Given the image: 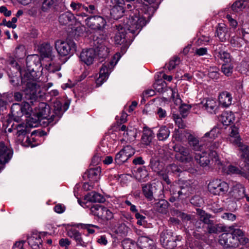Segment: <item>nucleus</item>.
Segmentation results:
<instances>
[{"label":"nucleus","mask_w":249,"mask_h":249,"mask_svg":"<svg viewBox=\"0 0 249 249\" xmlns=\"http://www.w3.org/2000/svg\"><path fill=\"white\" fill-rule=\"evenodd\" d=\"M122 246L124 249H136L137 245L132 240L126 239L123 241Z\"/></svg>","instance_id":"50"},{"label":"nucleus","mask_w":249,"mask_h":249,"mask_svg":"<svg viewBox=\"0 0 249 249\" xmlns=\"http://www.w3.org/2000/svg\"><path fill=\"white\" fill-rule=\"evenodd\" d=\"M188 134L184 130H179L176 129L173 134V137L177 141L180 142L183 140L184 138L187 137L186 135Z\"/></svg>","instance_id":"46"},{"label":"nucleus","mask_w":249,"mask_h":249,"mask_svg":"<svg viewBox=\"0 0 249 249\" xmlns=\"http://www.w3.org/2000/svg\"><path fill=\"white\" fill-rule=\"evenodd\" d=\"M30 74L26 73L22 77L21 82L22 83L26 82V78L28 81L27 82L26 87L24 89L25 94V98L26 100L30 101V103L33 104L36 101L38 97L40 96L41 92L40 85L34 79V78H30Z\"/></svg>","instance_id":"5"},{"label":"nucleus","mask_w":249,"mask_h":249,"mask_svg":"<svg viewBox=\"0 0 249 249\" xmlns=\"http://www.w3.org/2000/svg\"><path fill=\"white\" fill-rule=\"evenodd\" d=\"M55 47L58 53L65 56L73 53L76 51V45L71 40H57L55 42Z\"/></svg>","instance_id":"6"},{"label":"nucleus","mask_w":249,"mask_h":249,"mask_svg":"<svg viewBox=\"0 0 249 249\" xmlns=\"http://www.w3.org/2000/svg\"><path fill=\"white\" fill-rule=\"evenodd\" d=\"M17 21V18L16 17H13L11 21H3L4 24L5 25L7 26L8 27L12 28L13 29L15 28L17 26L15 24V23Z\"/></svg>","instance_id":"64"},{"label":"nucleus","mask_w":249,"mask_h":249,"mask_svg":"<svg viewBox=\"0 0 249 249\" xmlns=\"http://www.w3.org/2000/svg\"><path fill=\"white\" fill-rule=\"evenodd\" d=\"M168 205L169 203L166 200L161 199L154 204V208L157 212L165 214L168 212Z\"/></svg>","instance_id":"33"},{"label":"nucleus","mask_w":249,"mask_h":249,"mask_svg":"<svg viewBox=\"0 0 249 249\" xmlns=\"http://www.w3.org/2000/svg\"><path fill=\"white\" fill-rule=\"evenodd\" d=\"M120 57V54L117 53L113 57L114 59L116 60L115 64H114L112 61H111L109 62L105 63L103 64L100 69L99 76L96 80V84L98 86L101 85L107 80L112 69L119 61Z\"/></svg>","instance_id":"7"},{"label":"nucleus","mask_w":249,"mask_h":249,"mask_svg":"<svg viewBox=\"0 0 249 249\" xmlns=\"http://www.w3.org/2000/svg\"><path fill=\"white\" fill-rule=\"evenodd\" d=\"M238 33L241 37L234 36L231 40V44L233 47L240 48L244 44V42H249V33L246 32L243 28L239 29Z\"/></svg>","instance_id":"16"},{"label":"nucleus","mask_w":249,"mask_h":249,"mask_svg":"<svg viewBox=\"0 0 249 249\" xmlns=\"http://www.w3.org/2000/svg\"><path fill=\"white\" fill-rule=\"evenodd\" d=\"M106 43V40L102 38L97 37L94 39V48L83 50L80 55L81 60L87 65H90L92 64L96 55L101 58L107 56L109 50Z\"/></svg>","instance_id":"1"},{"label":"nucleus","mask_w":249,"mask_h":249,"mask_svg":"<svg viewBox=\"0 0 249 249\" xmlns=\"http://www.w3.org/2000/svg\"><path fill=\"white\" fill-rule=\"evenodd\" d=\"M243 7V2L241 0L235 1L231 6L232 10L238 12Z\"/></svg>","instance_id":"62"},{"label":"nucleus","mask_w":249,"mask_h":249,"mask_svg":"<svg viewBox=\"0 0 249 249\" xmlns=\"http://www.w3.org/2000/svg\"><path fill=\"white\" fill-rule=\"evenodd\" d=\"M233 67L231 64L224 63L222 65L221 71L227 76L231 75L233 71Z\"/></svg>","instance_id":"48"},{"label":"nucleus","mask_w":249,"mask_h":249,"mask_svg":"<svg viewBox=\"0 0 249 249\" xmlns=\"http://www.w3.org/2000/svg\"><path fill=\"white\" fill-rule=\"evenodd\" d=\"M14 55L17 58H22L26 56L25 46L22 45L18 46L14 51Z\"/></svg>","instance_id":"43"},{"label":"nucleus","mask_w":249,"mask_h":249,"mask_svg":"<svg viewBox=\"0 0 249 249\" xmlns=\"http://www.w3.org/2000/svg\"><path fill=\"white\" fill-rule=\"evenodd\" d=\"M165 171L166 172L167 171V173H172L174 174H178L180 172V169L177 165L173 163L167 166Z\"/></svg>","instance_id":"55"},{"label":"nucleus","mask_w":249,"mask_h":249,"mask_svg":"<svg viewBox=\"0 0 249 249\" xmlns=\"http://www.w3.org/2000/svg\"><path fill=\"white\" fill-rule=\"evenodd\" d=\"M195 158L196 162L202 167L207 166L210 163V158L212 159L207 151L198 152L196 154Z\"/></svg>","instance_id":"23"},{"label":"nucleus","mask_w":249,"mask_h":249,"mask_svg":"<svg viewBox=\"0 0 249 249\" xmlns=\"http://www.w3.org/2000/svg\"><path fill=\"white\" fill-rule=\"evenodd\" d=\"M165 85V82L164 81L162 80H158L154 83V87L159 92H162L163 91Z\"/></svg>","instance_id":"57"},{"label":"nucleus","mask_w":249,"mask_h":249,"mask_svg":"<svg viewBox=\"0 0 249 249\" xmlns=\"http://www.w3.org/2000/svg\"><path fill=\"white\" fill-rule=\"evenodd\" d=\"M208 231L210 233H216L218 231V226L217 225L213 224V221H212V223L208 224Z\"/></svg>","instance_id":"63"},{"label":"nucleus","mask_w":249,"mask_h":249,"mask_svg":"<svg viewBox=\"0 0 249 249\" xmlns=\"http://www.w3.org/2000/svg\"><path fill=\"white\" fill-rule=\"evenodd\" d=\"M173 149L176 152L175 157L178 160L184 163H189L193 160V156L189 148L180 144H176Z\"/></svg>","instance_id":"11"},{"label":"nucleus","mask_w":249,"mask_h":249,"mask_svg":"<svg viewBox=\"0 0 249 249\" xmlns=\"http://www.w3.org/2000/svg\"><path fill=\"white\" fill-rule=\"evenodd\" d=\"M229 187L227 183L218 179L213 180L208 186L209 192L214 195H221L225 194L228 191Z\"/></svg>","instance_id":"10"},{"label":"nucleus","mask_w":249,"mask_h":249,"mask_svg":"<svg viewBox=\"0 0 249 249\" xmlns=\"http://www.w3.org/2000/svg\"><path fill=\"white\" fill-rule=\"evenodd\" d=\"M154 137V133L152 130L147 126H144L143 129V134L142 137V142L145 145H149Z\"/></svg>","instance_id":"27"},{"label":"nucleus","mask_w":249,"mask_h":249,"mask_svg":"<svg viewBox=\"0 0 249 249\" xmlns=\"http://www.w3.org/2000/svg\"><path fill=\"white\" fill-rule=\"evenodd\" d=\"M141 231H138L137 234L141 235L138 239L137 246L144 249H153L154 248V241L148 237L141 234Z\"/></svg>","instance_id":"21"},{"label":"nucleus","mask_w":249,"mask_h":249,"mask_svg":"<svg viewBox=\"0 0 249 249\" xmlns=\"http://www.w3.org/2000/svg\"><path fill=\"white\" fill-rule=\"evenodd\" d=\"M181 238L180 236H174L172 232L165 230L161 233L160 241L164 248L173 249L177 246L176 241H180Z\"/></svg>","instance_id":"8"},{"label":"nucleus","mask_w":249,"mask_h":249,"mask_svg":"<svg viewBox=\"0 0 249 249\" xmlns=\"http://www.w3.org/2000/svg\"><path fill=\"white\" fill-rule=\"evenodd\" d=\"M85 199L87 201L92 202H103L105 201V198L103 196L95 192H92L86 195Z\"/></svg>","instance_id":"34"},{"label":"nucleus","mask_w":249,"mask_h":249,"mask_svg":"<svg viewBox=\"0 0 249 249\" xmlns=\"http://www.w3.org/2000/svg\"><path fill=\"white\" fill-rule=\"evenodd\" d=\"M220 145L219 142H215L211 144L209 146V149L207 151L209 152V156L212 157V163H214V165L218 168H223V163L219 160L218 156L215 151V149L218 148Z\"/></svg>","instance_id":"20"},{"label":"nucleus","mask_w":249,"mask_h":249,"mask_svg":"<svg viewBox=\"0 0 249 249\" xmlns=\"http://www.w3.org/2000/svg\"><path fill=\"white\" fill-rule=\"evenodd\" d=\"M219 134V129L217 127L213 128L210 132L206 133L204 137H209L211 139L217 137Z\"/></svg>","instance_id":"53"},{"label":"nucleus","mask_w":249,"mask_h":249,"mask_svg":"<svg viewBox=\"0 0 249 249\" xmlns=\"http://www.w3.org/2000/svg\"><path fill=\"white\" fill-rule=\"evenodd\" d=\"M169 156L163 148H160L150 161L149 167L153 171L162 177L163 179L168 184L170 183L167 173L164 170V162L168 160Z\"/></svg>","instance_id":"3"},{"label":"nucleus","mask_w":249,"mask_h":249,"mask_svg":"<svg viewBox=\"0 0 249 249\" xmlns=\"http://www.w3.org/2000/svg\"><path fill=\"white\" fill-rule=\"evenodd\" d=\"M145 2H147L150 5L146 3L141 4L139 6L141 7L142 13H143L144 11H146L147 13L146 14V18H151L153 15L155 11L157 9L161 0H144Z\"/></svg>","instance_id":"17"},{"label":"nucleus","mask_w":249,"mask_h":249,"mask_svg":"<svg viewBox=\"0 0 249 249\" xmlns=\"http://www.w3.org/2000/svg\"><path fill=\"white\" fill-rule=\"evenodd\" d=\"M170 133L168 127L166 126H162L160 128L157 134V136L159 141H164L169 137Z\"/></svg>","instance_id":"39"},{"label":"nucleus","mask_w":249,"mask_h":249,"mask_svg":"<svg viewBox=\"0 0 249 249\" xmlns=\"http://www.w3.org/2000/svg\"><path fill=\"white\" fill-rule=\"evenodd\" d=\"M228 140L233 144L235 145L237 144H239L241 142V138L239 135L238 129L235 126L231 127V131L229 136L227 138Z\"/></svg>","instance_id":"29"},{"label":"nucleus","mask_w":249,"mask_h":249,"mask_svg":"<svg viewBox=\"0 0 249 249\" xmlns=\"http://www.w3.org/2000/svg\"><path fill=\"white\" fill-rule=\"evenodd\" d=\"M32 108L30 104L25 102L21 104L18 103L13 104L11 108V112L14 119L18 121L19 118L23 115L29 114Z\"/></svg>","instance_id":"9"},{"label":"nucleus","mask_w":249,"mask_h":249,"mask_svg":"<svg viewBox=\"0 0 249 249\" xmlns=\"http://www.w3.org/2000/svg\"><path fill=\"white\" fill-rule=\"evenodd\" d=\"M218 100L219 103L222 106L227 107L231 104L232 97L229 92L227 91H224L219 94Z\"/></svg>","instance_id":"31"},{"label":"nucleus","mask_w":249,"mask_h":249,"mask_svg":"<svg viewBox=\"0 0 249 249\" xmlns=\"http://www.w3.org/2000/svg\"><path fill=\"white\" fill-rule=\"evenodd\" d=\"M128 160L127 156H126L124 152L121 150L118 152L115 157V160L118 164H121Z\"/></svg>","instance_id":"49"},{"label":"nucleus","mask_w":249,"mask_h":249,"mask_svg":"<svg viewBox=\"0 0 249 249\" xmlns=\"http://www.w3.org/2000/svg\"><path fill=\"white\" fill-rule=\"evenodd\" d=\"M230 196L231 198L237 201L245 197L246 200L249 202V194L246 193V189L242 184H235L230 192Z\"/></svg>","instance_id":"14"},{"label":"nucleus","mask_w":249,"mask_h":249,"mask_svg":"<svg viewBox=\"0 0 249 249\" xmlns=\"http://www.w3.org/2000/svg\"><path fill=\"white\" fill-rule=\"evenodd\" d=\"M54 111L51 113L49 105L45 103H39L38 111L36 113L38 119L40 120H46L45 122L47 124L53 122H54L55 124L61 117L62 113L61 112V106L59 103L57 104V107L56 106H54Z\"/></svg>","instance_id":"4"},{"label":"nucleus","mask_w":249,"mask_h":249,"mask_svg":"<svg viewBox=\"0 0 249 249\" xmlns=\"http://www.w3.org/2000/svg\"><path fill=\"white\" fill-rule=\"evenodd\" d=\"M57 0H43L40 10L43 12H48L51 9L56 5Z\"/></svg>","instance_id":"36"},{"label":"nucleus","mask_w":249,"mask_h":249,"mask_svg":"<svg viewBox=\"0 0 249 249\" xmlns=\"http://www.w3.org/2000/svg\"><path fill=\"white\" fill-rule=\"evenodd\" d=\"M68 236L73 239L76 243L77 247H85L87 243L85 242L82 237L81 234L75 229H71L67 231Z\"/></svg>","instance_id":"22"},{"label":"nucleus","mask_w":249,"mask_h":249,"mask_svg":"<svg viewBox=\"0 0 249 249\" xmlns=\"http://www.w3.org/2000/svg\"><path fill=\"white\" fill-rule=\"evenodd\" d=\"M101 168L99 167L91 168L88 170L84 174L83 177L87 178L90 182L97 181L100 177Z\"/></svg>","instance_id":"24"},{"label":"nucleus","mask_w":249,"mask_h":249,"mask_svg":"<svg viewBox=\"0 0 249 249\" xmlns=\"http://www.w3.org/2000/svg\"><path fill=\"white\" fill-rule=\"evenodd\" d=\"M217 57L224 61L225 63H228L231 61L230 54L227 52L219 51L215 53Z\"/></svg>","instance_id":"44"},{"label":"nucleus","mask_w":249,"mask_h":249,"mask_svg":"<svg viewBox=\"0 0 249 249\" xmlns=\"http://www.w3.org/2000/svg\"><path fill=\"white\" fill-rule=\"evenodd\" d=\"M173 117L176 125H178L179 128L184 129L185 127V124L184 123L182 119L179 117L178 115L173 114Z\"/></svg>","instance_id":"56"},{"label":"nucleus","mask_w":249,"mask_h":249,"mask_svg":"<svg viewBox=\"0 0 249 249\" xmlns=\"http://www.w3.org/2000/svg\"><path fill=\"white\" fill-rule=\"evenodd\" d=\"M235 120V116L231 111L223 112L219 117V121L224 125H229L233 123Z\"/></svg>","instance_id":"26"},{"label":"nucleus","mask_w":249,"mask_h":249,"mask_svg":"<svg viewBox=\"0 0 249 249\" xmlns=\"http://www.w3.org/2000/svg\"><path fill=\"white\" fill-rule=\"evenodd\" d=\"M222 169L228 174H236L244 177L249 181V165H245L243 168L239 169L232 165H229L227 168H218Z\"/></svg>","instance_id":"15"},{"label":"nucleus","mask_w":249,"mask_h":249,"mask_svg":"<svg viewBox=\"0 0 249 249\" xmlns=\"http://www.w3.org/2000/svg\"><path fill=\"white\" fill-rule=\"evenodd\" d=\"M90 212L95 216L104 220H108L113 217V213L107 208L100 205H94L90 208Z\"/></svg>","instance_id":"13"},{"label":"nucleus","mask_w":249,"mask_h":249,"mask_svg":"<svg viewBox=\"0 0 249 249\" xmlns=\"http://www.w3.org/2000/svg\"><path fill=\"white\" fill-rule=\"evenodd\" d=\"M122 150L124 152V154L127 156L128 159L135 153L134 149L130 145L124 147Z\"/></svg>","instance_id":"58"},{"label":"nucleus","mask_w":249,"mask_h":249,"mask_svg":"<svg viewBox=\"0 0 249 249\" xmlns=\"http://www.w3.org/2000/svg\"><path fill=\"white\" fill-rule=\"evenodd\" d=\"M124 12V6L112 7L110 10V15L114 19H118L123 16Z\"/></svg>","instance_id":"38"},{"label":"nucleus","mask_w":249,"mask_h":249,"mask_svg":"<svg viewBox=\"0 0 249 249\" xmlns=\"http://www.w3.org/2000/svg\"><path fill=\"white\" fill-rule=\"evenodd\" d=\"M85 22L89 28L95 31H102L107 23L105 19L100 16H90L85 19Z\"/></svg>","instance_id":"12"},{"label":"nucleus","mask_w":249,"mask_h":249,"mask_svg":"<svg viewBox=\"0 0 249 249\" xmlns=\"http://www.w3.org/2000/svg\"><path fill=\"white\" fill-rule=\"evenodd\" d=\"M156 190V186L151 184H145L142 185V193L148 201H151L154 199L153 194Z\"/></svg>","instance_id":"25"},{"label":"nucleus","mask_w":249,"mask_h":249,"mask_svg":"<svg viewBox=\"0 0 249 249\" xmlns=\"http://www.w3.org/2000/svg\"><path fill=\"white\" fill-rule=\"evenodd\" d=\"M171 192H173V195L176 196L177 198H181L182 196H187V192H183L181 188H178L175 186H172Z\"/></svg>","instance_id":"51"},{"label":"nucleus","mask_w":249,"mask_h":249,"mask_svg":"<svg viewBox=\"0 0 249 249\" xmlns=\"http://www.w3.org/2000/svg\"><path fill=\"white\" fill-rule=\"evenodd\" d=\"M208 75L213 79H217L219 77V69L216 66L210 67L208 69Z\"/></svg>","instance_id":"45"},{"label":"nucleus","mask_w":249,"mask_h":249,"mask_svg":"<svg viewBox=\"0 0 249 249\" xmlns=\"http://www.w3.org/2000/svg\"><path fill=\"white\" fill-rule=\"evenodd\" d=\"M203 106L205 109L211 114H216L219 108L217 102L213 99L207 100Z\"/></svg>","instance_id":"32"},{"label":"nucleus","mask_w":249,"mask_h":249,"mask_svg":"<svg viewBox=\"0 0 249 249\" xmlns=\"http://www.w3.org/2000/svg\"><path fill=\"white\" fill-rule=\"evenodd\" d=\"M136 136V130L134 129H129L125 131V135H122V138L120 140L122 142H130L135 140Z\"/></svg>","instance_id":"37"},{"label":"nucleus","mask_w":249,"mask_h":249,"mask_svg":"<svg viewBox=\"0 0 249 249\" xmlns=\"http://www.w3.org/2000/svg\"><path fill=\"white\" fill-rule=\"evenodd\" d=\"M235 145L239 148V150L242 153L241 156L249 161V147L242 143L241 142H239V144H237ZM247 165H249V164Z\"/></svg>","instance_id":"42"},{"label":"nucleus","mask_w":249,"mask_h":249,"mask_svg":"<svg viewBox=\"0 0 249 249\" xmlns=\"http://www.w3.org/2000/svg\"><path fill=\"white\" fill-rule=\"evenodd\" d=\"M197 212L201 221L207 224H210L212 223V220L210 219L211 217V215L210 214H208L204 211L201 210H198Z\"/></svg>","instance_id":"47"},{"label":"nucleus","mask_w":249,"mask_h":249,"mask_svg":"<svg viewBox=\"0 0 249 249\" xmlns=\"http://www.w3.org/2000/svg\"><path fill=\"white\" fill-rule=\"evenodd\" d=\"M227 32V29L226 26L223 24H219L216 30V34L221 41H225L228 38Z\"/></svg>","instance_id":"35"},{"label":"nucleus","mask_w":249,"mask_h":249,"mask_svg":"<svg viewBox=\"0 0 249 249\" xmlns=\"http://www.w3.org/2000/svg\"><path fill=\"white\" fill-rule=\"evenodd\" d=\"M34 239V237H31L29 240V243L31 245L32 247L34 249H37L39 248V245L41 244L40 242V238L39 236L38 237V238H36V240L37 241L36 244H34L33 240Z\"/></svg>","instance_id":"61"},{"label":"nucleus","mask_w":249,"mask_h":249,"mask_svg":"<svg viewBox=\"0 0 249 249\" xmlns=\"http://www.w3.org/2000/svg\"><path fill=\"white\" fill-rule=\"evenodd\" d=\"M137 7V8L134 7L133 11L129 14V17L124 25L125 28L133 34L139 33L151 18L146 17V14L147 13L146 11L142 13L141 7Z\"/></svg>","instance_id":"2"},{"label":"nucleus","mask_w":249,"mask_h":249,"mask_svg":"<svg viewBox=\"0 0 249 249\" xmlns=\"http://www.w3.org/2000/svg\"><path fill=\"white\" fill-rule=\"evenodd\" d=\"M188 142L190 145L192 146L195 151L199 152L203 149V146L199 144L198 140L191 135H189Z\"/></svg>","instance_id":"40"},{"label":"nucleus","mask_w":249,"mask_h":249,"mask_svg":"<svg viewBox=\"0 0 249 249\" xmlns=\"http://www.w3.org/2000/svg\"><path fill=\"white\" fill-rule=\"evenodd\" d=\"M179 62L180 59L179 57L177 56L174 57L173 59L169 61L167 66L168 69L170 71L175 69L176 66L179 64Z\"/></svg>","instance_id":"54"},{"label":"nucleus","mask_w":249,"mask_h":249,"mask_svg":"<svg viewBox=\"0 0 249 249\" xmlns=\"http://www.w3.org/2000/svg\"><path fill=\"white\" fill-rule=\"evenodd\" d=\"M73 18V15L71 13L66 12L59 16V21L61 24L66 25L71 21Z\"/></svg>","instance_id":"41"},{"label":"nucleus","mask_w":249,"mask_h":249,"mask_svg":"<svg viewBox=\"0 0 249 249\" xmlns=\"http://www.w3.org/2000/svg\"><path fill=\"white\" fill-rule=\"evenodd\" d=\"M125 29H126L122 26H118V32L114 37V40L116 44H122L126 42Z\"/></svg>","instance_id":"28"},{"label":"nucleus","mask_w":249,"mask_h":249,"mask_svg":"<svg viewBox=\"0 0 249 249\" xmlns=\"http://www.w3.org/2000/svg\"><path fill=\"white\" fill-rule=\"evenodd\" d=\"M219 243L224 247L235 248L238 245V238L231 233H223L219 238Z\"/></svg>","instance_id":"18"},{"label":"nucleus","mask_w":249,"mask_h":249,"mask_svg":"<svg viewBox=\"0 0 249 249\" xmlns=\"http://www.w3.org/2000/svg\"><path fill=\"white\" fill-rule=\"evenodd\" d=\"M221 217L226 220L233 221L236 219L235 214L231 213H225L222 215Z\"/></svg>","instance_id":"60"},{"label":"nucleus","mask_w":249,"mask_h":249,"mask_svg":"<svg viewBox=\"0 0 249 249\" xmlns=\"http://www.w3.org/2000/svg\"><path fill=\"white\" fill-rule=\"evenodd\" d=\"M12 155V150L6 146L4 143L0 142V171L3 168L2 166L10 160Z\"/></svg>","instance_id":"19"},{"label":"nucleus","mask_w":249,"mask_h":249,"mask_svg":"<svg viewBox=\"0 0 249 249\" xmlns=\"http://www.w3.org/2000/svg\"><path fill=\"white\" fill-rule=\"evenodd\" d=\"M83 9L90 14H96L98 12L97 7L94 4L87 3L83 5Z\"/></svg>","instance_id":"52"},{"label":"nucleus","mask_w":249,"mask_h":249,"mask_svg":"<svg viewBox=\"0 0 249 249\" xmlns=\"http://www.w3.org/2000/svg\"><path fill=\"white\" fill-rule=\"evenodd\" d=\"M134 176L136 179L140 182H145L149 179L148 172L144 167L139 168Z\"/></svg>","instance_id":"30"},{"label":"nucleus","mask_w":249,"mask_h":249,"mask_svg":"<svg viewBox=\"0 0 249 249\" xmlns=\"http://www.w3.org/2000/svg\"><path fill=\"white\" fill-rule=\"evenodd\" d=\"M122 150L124 152V154L127 156L128 159L135 153L134 149L130 145L124 147Z\"/></svg>","instance_id":"59"}]
</instances>
